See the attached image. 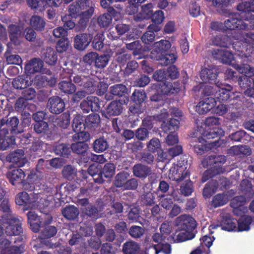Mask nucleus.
<instances>
[{"instance_id":"obj_1","label":"nucleus","mask_w":254,"mask_h":254,"mask_svg":"<svg viewBox=\"0 0 254 254\" xmlns=\"http://www.w3.org/2000/svg\"><path fill=\"white\" fill-rule=\"evenodd\" d=\"M115 172V166L112 163H108L104 165L103 168L100 165H91L87 172L85 171V174H88L93 178L94 182L99 184H102L105 182V179H110L114 175Z\"/></svg>"},{"instance_id":"obj_2","label":"nucleus","mask_w":254,"mask_h":254,"mask_svg":"<svg viewBox=\"0 0 254 254\" xmlns=\"http://www.w3.org/2000/svg\"><path fill=\"white\" fill-rule=\"evenodd\" d=\"M245 41H236L233 44V49L244 61L252 62V56L254 53V33H247Z\"/></svg>"},{"instance_id":"obj_3","label":"nucleus","mask_w":254,"mask_h":254,"mask_svg":"<svg viewBox=\"0 0 254 254\" xmlns=\"http://www.w3.org/2000/svg\"><path fill=\"white\" fill-rule=\"evenodd\" d=\"M146 99V94L144 90L135 89L131 96L133 104L129 107L130 112L133 114L142 113L145 109Z\"/></svg>"},{"instance_id":"obj_4","label":"nucleus","mask_w":254,"mask_h":254,"mask_svg":"<svg viewBox=\"0 0 254 254\" xmlns=\"http://www.w3.org/2000/svg\"><path fill=\"white\" fill-rule=\"evenodd\" d=\"M3 224L8 225L5 227V234L8 236H18L22 233L20 221L10 215H3L0 219Z\"/></svg>"},{"instance_id":"obj_5","label":"nucleus","mask_w":254,"mask_h":254,"mask_svg":"<svg viewBox=\"0 0 254 254\" xmlns=\"http://www.w3.org/2000/svg\"><path fill=\"white\" fill-rule=\"evenodd\" d=\"M94 4H90L89 1L86 0L83 1L77 0L73 2L68 7L69 15L72 18H76L78 16L83 15V13L86 10L88 9L91 7L94 8Z\"/></svg>"},{"instance_id":"obj_6","label":"nucleus","mask_w":254,"mask_h":254,"mask_svg":"<svg viewBox=\"0 0 254 254\" xmlns=\"http://www.w3.org/2000/svg\"><path fill=\"white\" fill-rule=\"evenodd\" d=\"M176 222L178 229L188 233L193 232L197 225L195 219L187 214L181 215L177 217Z\"/></svg>"},{"instance_id":"obj_7","label":"nucleus","mask_w":254,"mask_h":254,"mask_svg":"<svg viewBox=\"0 0 254 254\" xmlns=\"http://www.w3.org/2000/svg\"><path fill=\"white\" fill-rule=\"evenodd\" d=\"M224 135V131L221 128L219 127H212L209 128L207 130L204 131L203 133L204 137L203 140L206 142V140L210 139L217 138L216 140L213 142H210L208 143V145L211 146L212 147H218L220 146L221 143L219 142V139L221 137Z\"/></svg>"},{"instance_id":"obj_8","label":"nucleus","mask_w":254,"mask_h":254,"mask_svg":"<svg viewBox=\"0 0 254 254\" xmlns=\"http://www.w3.org/2000/svg\"><path fill=\"white\" fill-rule=\"evenodd\" d=\"M65 107L64 102L59 96H53L49 98L47 108L51 113L60 114L64 111Z\"/></svg>"},{"instance_id":"obj_9","label":"nucleus","mask_w":254,"mask_h":254,"mask_svg":"<svg viewBox=\"0 0 254 254\" xmlns=\"http://www.w3.org/2000/svg\"><path fill=\"white\" fill-rule=\"evenodd\" d=\"M224 24L227 30H248L250 29V26L242 19L238 18L236 14L225 20Z\"/></svg>"},{"instance_id":"obj_10","label":"nucleus","mask_w":254,"mask_h":254,"mask_svg":"<svg viewBox=\"0 0 254 254\" xmlns=\"http://www.w3.org/2000/svg\"><path fill=\"white\" fill-rule=\"evenodd\" d=\"M92 39V35L90 34L79 33L74 37L73 46L76 50L83 51L88 47Z\"/></svg>"},{"instance_id":"obj_11","label":"nucleus","mask_w":254,"mask_h":254,"mask_svg":"<svg viewBox=\"0 0 254 254\" xmlns=\"http://www.w3.org/2000/svg\"><path fill=\"white\" fill-rule=\"evenodd\" d=\"M187 167L183 166L174 167L171 168L169 173V178L171 180L180 183L185 179H186L190 175L188 170H186Z\"/></svg>"},{"instance_id":"obj_12","label":"nucleus","mask_w":254,"mask_h":254,"mask_svg":"<svg viewBox=\"0 0 254 254\" xmlns=\"http://www.w3.org/2000/svg\"><path fill=\"white\" fill-rule=\"evenodd\" d=\"M15 202L18 205H23L24 210H27L34 206L36 201L26 191L18 193L15 197Z\"/></svg>"},{"instance_id":"obj_13","label":"nucleus","mask_w":254,"mask_h":254,"mask_svg":"<svg viewBox=\"0 0 254 254\" xmlns=\"http://www.w3.org/2000/svg\"><path fill=\"white\" fill-rule=\"evenodd\" d=\"M218 72L214 68H204L201 69L200 73L201 79L204 82L214 83L217 87H219V81L217 80Z\"/></svg>"},{"instance_id":"obj_14","label":"nucleus","mask_w":254,"mask_h":254,"mask_svg":"<svg viewBox=\"0 0 254 254\" xmlns=\"http://www.w3.org/2000/svg\"><path fill=\"white\" fill-rule=\"evenodd\" d=\"M25 177L24 172L20 167L11 169L6 174V177L9 183L13 186L23 183V179Z\"/></svg>"},{"instance_id":"obj_15","label":"nucleus","mask_w":254,"mask_h":254,"mask_svg":"<svg viewBox=\"0 0 254 254\" xmlns=\"http://www.w3.org/2000/svg\"><path fill=\"white\" fill-rule=\"evenodd\" d=\"M216 105V101L212 97H208L200 101L196 106V111L201 115L209 112Z\"/></svg>"},{"instance_id":"obj_16","label":"nucleus","mask_w":254,"mask_h":254,"mask_svg":"<svg viewBox=\"0 0 254 254\" xmlns=\"http://www.w3.org/2000/svg\"><path fill=\"white\" fill-rule=\"evenodd\" d=\"M6 159L9 162L15 164L18 167H23L27 162L23 149H16L10 152L7 156Z\"/></svg>"},{"instance_id":"obj_17","label":"nucleus","mask_w":254,"mask_h":254,"mask_svg":"<svg viewBox=\"0 0 254 254\" xmlns=\"http://www.w3.org/2000/svg\"><path fill=\"white\" fill-rule=\"evenodd\" d=\"M178 59L177 53L174 47L170 52L156 56V60L158 61V64L162 66H167L175 63Z\"/></svg>"},{"instance_id":"obj_18","label":"nucleus","mask_w":254,"mask_h":254,"mask_svg":"<svg viewBox=\"0 0 254 254\" xmlns=\"http://www.w3.org/2000/svg\"><path fill=\"white\" fill-rule=\"evenodd\" d=\"M43 67V62L39 58H33L25 65V72L28 75H31L41 71Z\"/></svg>"},{"instance_id":"obj_19","label":"nucleus","mask_w":254,"mask_h":254,"mask_svg":"<svg viewBox=\"0 0 254 254\" xmlns=\"http://www.w3.org/2000/svg\"><path fill=\"white\" fill-rule=\"evenodd\" d=\"M212 54L215 60L225 64H230L234 58L233 54L225 50H214L212 52Z\"/></svg>"},{"instance_id":"obj_20","label":"nucleus","mask_w":254,"mask_h":254,"mask_svg":"<svg viewBox=\"0 0 254 254\" xmlns=\"http://www.w3.org/2000/svg\"><path fill=\"white\" fill-rule=\"evenodd\" d=\"M2 122L3 126L5 125L6 128H7L10 131L12 135H17L23 132L22 128H18V127L19 121L16 117L2 118Z\"/></svg>"},{"instance_id":"obj_21","label":"nucleus","mask_w":254,"mask_h":254,"mask_svg":"<svg viewBox=\"0 0 254 254\" xmlns=\"http://www.w3.org/2000/svg\"><path fill=\"white\" fill-rule=\"evenodd\" d=\"M94 10V7H91L86 10L83 12V15L79 16L80 19L77 24H75V31L76 32L83 31L87 27V23L93 14Z\"/></svg>"},{"instance_id":"obj_22","label":"nucleus","mask_w":254,"mask_h":254,"mask_svg":"<svg viewBox=\"0 0 254 254\" xmlns=\"http://www.w3.org/2000/svg\"><path fill=\"white\" fill-rule=\"evenodd\" d=\"M152 170L148 166L138 163L132 167V173L134 176L141 179H145L151 174Z\"/></svg>"},{"instance_id":"obj_23","label":"nucleus","mask_w":254,"mask_h":254,"mask_svg":"<svg viewBox=\"0 0 254 254\" xmlns=\"http://www.w3.org/2000/svg\"><path fill=\"white\" fill-rule=\"evenodd\" d=\"M123 104L120 100H113L107 106L106 112L109 116H119L123 112Z\"/></svg>"},{"instance_id":"obj_24","label":"nucleus","mask_w":254,"mask_h":254,"mask_svg":"<svg viewBox=\"0 0 254 254\" xmlns=\"http://www.w3.org/2000/svg\"><path fill=\"white\" fill-rule=\"evenodd\" d=\"M42 57L46 64L55 65L58 61V53L53 48L47 47L43 50Z\"/></svg>"},{"instance_id":"obj_25","label":"nucleus","mask_w":254,"mask_h":254,"mask_svg":"<svg viewBox=\"0 0 254 254\" xmlns=\"http://www.w3.org/2000/svg\"><path fill=\"white\" fill-rule=\"evenodd\" d=\"M220 85H222L221 83H219V87H217V90L213 98L216 99V102H225L230 98L232 87L229 86L228 88L226 89L221 87Z\"/></svg>"},{"instance_id":"obj_26","label":"nucleus","mask_w":254,"mask_h":254,"mask_svg":"<svg viewBox=\"0 0 254 254\" xmlns=\"http://www.w3.org/2000/svg\"><path fill=\"white\" fill-rule=\"evenodd\" d=\"M180 121L174 118H171L167 122L163 121L161 128L166 133H174L179 129Z\"/></svg>"},{"instance_id":"obj_27","label":"nucleus","mask_w":254,"mask_h":254,"mask_svg":"<svg viewBox=\"0 0 254 254\" xmlns=\"http://www.w3.org/2000/svg\"><path fill=\"white\" fill-rule=\"evenodd\" d=\"M220 226L223 230L228 232L235 231L237 229V220L232 218L229 214L222 217Z\"/></svg>"},{"instance_id":"obj_28","label":"nucleus","mask_w":254,"mask_h":254,"mask_svg":"<svg viewBox=\"0 0 254 254\" xmlns=\"http://www.w3.org/2000/svg\"><path fill=\"white\" fill-rule=\"evenodd\" d=\"M85 127L87 129L94 130L101 122L100 116L98 114L92 113L88 115L84 119Z\"/></svg>"},{"instance_id":"obj_29","label":"nucleus","mask_w":254,"mask_h":254,"mask_svg":"<svg viewBox=\"0 0 254 254\" xmlns=\"http://www.w3.org/2000/svg\"><path fill=\"white\" fill-rule=\"evenodd\" d=\"M178 192V190H174L171 196L162 195L161 197L162 199L160 201V204L162 207L166 210H169L171 209L173 204V201L172 197L173 198L175 201H179L181 200L180 196H178L176 193Z\"/></svg>"},{"instance_id":"obj_30","label":"nucleus","mask_w":254,"mask_h":254,"mask_svg":"<svg viewBox=\"0 0 254 254\" xmlns=\"http://www.w3.org/2000/svg\"><path fill=\"white\" fill-rule=\"evenodd\" d=\"M180 88L179 86H173L170 82H165L160 84L158 91L163 95H170L178 93Z\"/></svg>"},{"instance_id":"obj_31","label":"nucleus","mask_w":254,"mask_h":254,"mask_svg":"<svg viewBox=\"0 0 254 254\" xmlns=\"http://www.w3.org/2000/svg\"><path fill=\"white\" fill-rule=\"evenodd\" d=\"M109 147V143L104 137H100L96 139L92 144L93 151L98 153L106 151Z\"/></svg>"},{"instance_id":"obj_32","label":"nucleus","mask_w":254,"mask_h":254,"mask_svg":"<svg viewBox=\"0 0 254 254\" xmlns=\"http://www.w3.org/2000/svg\"><path fill=\"white\" fill-rule=\"evenodd\" d=\"M62 213L66 219L72 221L77 218L79 215V210L74 205H68L62 209Z\"/></svg>"},{"instance_id":"obj_33","label":"nucleus","mask_w":254,"mask_h":254,"mask_svg":"<svg viewBox=\"0 0 254 254\" xmlns=\"http://www.w3.org/2000/svg\"><path fill=\"white\" fill-rule=\"evenodd\" d=\"M155 52L156 55H160L170 52L172 50L171 44L167 40H161L155 44Z\"/></svg>"},{"instance_id":"obj_34","label":"nucleus","mask_w":254,"mask_h":254,"mask_svg":"<svg viewBox=\"0 0 254 254\" xmlns=\"http://www.w3.org/2000/svg\"><path fill=\"white\" fill-rule=\"evenodd\" d=\"M30 25L31 28L37 31H42L46 26V22L44 18L38 15H33L30 19Z\"/></svg>"},{"instance_id":"obj_35","label":"nucleus","mask_w":254,"mask_h":254,"mask_svg":"<svg viewBox=\"0 0 254 254\" xmlns=\"http://www.w3.org/2000/svg\"><path fill=\"white\" fill-rule=\"evenodd\" d=\"M87 140H84L71 143L70 148L72 152L78 155L85 154L89 148L88 145L86 142Z\"/></svg>"},{"instance_id":"obj_36","label":"nucleus","mask_w":254,"mask_h":254,"mask_svg":"<svg viewBox=\"0 0 254 254\" xmlns=\"http://www.w3.org/2000/svg\"><path fill=\"white\" fill-rule=\"evenodd\" d=\"M71 151L70 145L67 143L59 144L54 148L56 154L64 158H68L70 155Z\"/></svg>"},{"instance_id":"obj_37","label":"nucleus","mask_w":254,"mask_h":254,"mask_svg":"<svg viewBox=\"0 0 254 254\" xmlns=\"http://www.w3.org/2000/svg\"><path fill=\"white\" fill-rule=\"evenodd\" d=\"M237 10L241 11L243 15L248 13H254V0H243L237 5Z\"/></svg>"},{"instance_id":"obj_38","label":"nucleus","mask_w":254,"mask_h":254,"mask_svg":"<svg viewBox=\"0 0 254 254\" xmlns=\"http://www.w3.org/2000/svg\"><path fill=\"white\" fill-rule=\"evenodd\" d=\"M55 126L63 129L67 128L70 123V117L69 113L64 112L59 116L54 122Z\"/></svg>"},{"instance_id":"obj_39","label":"nucleus","mask_w":254,"mask_h":254,"mask_svg":"<svg viewBox=\"0 0 254 254\" xmlns=\"http://www.w3.org/2000/svg\"><path fill=\"white\" fill-rule=\"evenodd\" d=\"M253 222L252 217L249 215H244L241 216L237 221V225L238 227L237 229H238V231H249L250 229V225Z\"/></svg>"},{"instance_id":"obj_40","label":"nucleus","mask_w":254,"mask_h":254,"mask_svg":"<svg viewBox=\"0 0 254 254\" xmlns=\"http://www.w3.org/2000/svg\"><path fill=\"white\" fill-rule=\"evenodd\" d=\"M35 107L34 104H29L27 100L22 97L19 98L15 104V109L18 112L33 110L35 109Z\"/></svg>"},{"instance_id":"obj_41","label":"nucleus","mask_w":254,"mask_h":254,"mask_svg":"<svg viewBox=\"0 0 254 254\" xmlns=\"http://www.w3.org/2000/svg\"><path fill=\"white\" fill-rule=\"evenodd\" d=\"M130 176L127 171H122L118 173L115 178L114 185L118 188H124Z\"/></svg>"},{"instance_id":"obj_42","label":"nucleus","mask_w":254,"mask_h":254,"mask_svg":"<svg viewBox=\"0 0 254 254\" xmlns=\"http://www.w3.org/2000/svg\"><path fill=\"white\" fill-rule=\"evenodd\" d=\"M60 90L67 95H71L74 93L76 90L75 85L73 84L70 80L68 81L63 80L58 85Z\"/></svg>"},{"instance_id":"obj_43","label":"nucleus","mask_w":254,"mask_h":254,"mask_svg":"<svg viewBox=\"0 0 254 254\" xmlns=\"http://www.w3.org/2000/svg\"><path fill=\"white\" fill-rule=\"evenodd\" d=\"M139 249V244L132 241L127 242L123 246L124 254H137Z\"/></svg>"},{"instance_id":"obj_44","label":"nucleus","mask_w":254,"mask_h":254,"mask_svg":"<svg viewBox=\"0 0 254 254\" xmlns=\"http://www.w3.org/2000/svg\"><path fill=\"white\" fill-rule=\"evenodd\" d=\"M72 126L74 132L81 131L85 132L84 130L87 128L85 127V121L83 116L77 114L75 116L72 121Z\"/></svg>"},{"instance_id":"obj_45","label":"nucleus","mask_w":254,"mask_h":254,"mask_svg":"<svg viewBox=\"0 0 254 254\" xmlns=\"http://www.w3.org/2000/svg\"><path fill=\"white\" fill-rule=\"evenodd\" d=\"M9 37L10 41L14 44L18 43V38L20 35V27L14 24H10L8 27Z\"/></svg>"},{"instance_id":"obj_46","label":"nucleus","mask_w":254,"mask_h":254,"mask_svg":"<svg viewBox=\"0 0 254 254\" xmlns=\"http://www.w3.org/2000/svg\"><path fill=\"white\" fill-rule=\"evenodd\" d=\"M217 182L211 181L206 183L203 189L202 194L206 198H210L217 190Z\"/></svg>"},{"instance_id":"obj_47","label":"nucleus","mask_w":254,"mask_h":254,"mask_svg":"<svg viewBox=\"0 0 254 254\" xmlns=\"http://www.w3.org/2000/svg\"><path fill=\"white\" fill-rule=\"evenodd\" d=\"M127 49L133 51V54L136 57V59H141L142 57L140 54L142 52V46L139 41H134L131 43L126 44Z\"/></svg>"},{"instance_id":"obj_48","label":"nucleus","mask_w":254,"mask_h":254,"mask_svg":"<svg viewBox=\"0 0 254 254\" xmlns=\"http://www.w3.org/2000/svg\"><path fill=\"white\" fill-rule=\"evenodd\" d=\"M236 68L240 73L244 74L242 75V76H246L248 78L254 76V67L248 64L237 65Z\"/></svg>"},{"instance_id":"obj_49","label":"nucleus","mask_w":254,"mask_h":254,"mask_svg":"<svg viewBox=\"0 0 254 254\" xmlns=\"http://www.w3.org/2000/svg\"><path fill=\"white\" fill-rule=\"evenodd\" d=\"M150 248H153L155 250V254H158L162 252L164 254H171L172 252L171 246L168 243H159L156 245L152 244L149 246Z\"/></svg>"},{"instance_id":"obj_50","label":"nucleus","mask_w":254,"mask_h":254,"mask_svg":"<svg viewBox=\"0 0 254 254\" xmlns=\"http://www.w3.org/2000/svg\"><path fill=\"white\" fill-rule=\"evenodd\" d=\"M229 37L226 35H218L213 38L212 42L214 45L228 48L229 45Z\"/></svg>"},{"instance_id":"obj_51","label":"nucleus","mask_w":254,"mask_h":254,"mask_svg":"<svg viewBox=\"0 0 254 254\" xmlns=\"http://www.w3.org/2000/svg\"><path fill=\"white\" fill-rule=\"evenodd\" d=\"M249 137V135L247 134V132L244 130H238L231 133L229 135V138L231 140L243 143H245V141L247 140V138Z\"/></svg>"},{"instance_id":"obj_52","label":"nucleus","mask_w":254,"mask_h":254,"mask_svg":"<svg viewBox=\"0 0 254 254\" xmlns=\"http://www.w3.org/2000/svg\"><path fill=\"white\" fill-rule=\"evenodd\" d=\"M111 92L114 96L123 97L127 92V87L123 84H117L110 87Z\"/></svg>"},{"instance_id":"obj_53","label":"nucleus","mask_w":254,"mask_h":254,"mask_svg":"<svg viewBox=\"0 0 254 254\" xmlns=\"http://www.w3.org/2000/svg\"><path fill=\"white\" fill-rule=\"evenodd\" d=\"M62 174L64 178L71 181L74 179L76 175V171L73 166L68 165L64 167Z\"/></svg>"},{"instance_id":"obj_54","label":"nucleus","mask_w":254,"mask_h":254,"mask_svg":"<svg viewBox=\"0 0 254 254\" xmlns=\"http://www.w3.org/2000/svg\"><path fill=\"white\" fill-rule=\"evenodd\" d=\"M156 195L155 192H145L141 196V201L145 205L151 206L156 202Z\"/></svg>"},{"instance_id":"obj_55","label":"nucleus","mask_w":254,"mask_h":254,"mask_svg":"<svg viewBox=\"0 0 254 254\" xmlns=\"http://www.w3.org/2000/svg\"><path fill=\"white\" fill-rule=\"evenodd\" d=\"M82 212L87 216L92 218H97L99 215V211L97 207L90 203L86 207L82 208Z\"/></svg>"},{"instance_id":"obj_56","label":"nucleus","mask_w":254,"mask_h":254,"mask_svg":"<svg viewBox=\"0 0 254 254\" xmlns=\"http://www.w3.org/2000/svg\"><path fill=\"white\" fill-rule=\"evenodd\" d=\"M29 6L33 9L41 10L49 5L48 0H26Z\"/></svg>"},{"instance_id":"obj_57","label":"nucleus","mask_w":254,"mask_h":254,"mask_svg":"<svg viewBox=\"0 0 254 254\" xmlns=\"http://www.w3.org/2000/svg\"><path fill=\"white\" fill-rule=\"evenodd\" d=\"M180 192L184 196L191 195L193 191V184L190 180H187L183 183L180 186Z\"/></svg>"},{"instance_id":"obj_58","label":"nucleus","mask_w":254,"mask_h":254,"mask_svg":"<svg viewBox=\"0 0 254 254\" xmlns=\"http://www.w3.org/2000/svg\"><path fill=\"white\" fill-rule=\"evenodd\" d=\"M84 82L82 87L86 92L92 94L96 90L97 85L93 79L86 77V81H84Z\"/></svg>"},{"instance_id":"obj_59","label":"nucleus","mask_w":254,"mask_h":254,"mask_svg":"<svg viewBox=\"0 0 254 254\" xmlns=\"http://www.w3.org/2000/svg\"><path fill=\"white\" fill-rule=\"evenodd\" d=\"M220 168L218 169H214V168H209L205 170L201 177V182L205 183L209 179L214 177V176L221 174Z\"/></svg>"},{"instance_id":"obj_60","label":"nucleus","mask_w":254,"mask_h":254,"mask_svg":"<svg viewBox=\"0 0 254 254\" xmlns=\"http://www.w3.org/2000/svg\"><path fill=\"white\" fill-rule=\"evenodd\" d=\"M104 35L102 33H97L94 37L93 41V48L98 51H100L104 47Z\"/></svg>"},{"instance_id":"obj_61","label":"nucleus","mask_w":254,"mask_h":254,"mask_svg":"<svg viewBox=\"0 0 254 254\" xmlns=\"http://www.w3.org/2000/svg\"><path fill=\"white\" fill-rule=\"evenodd\" d=\"M57 233V229L56 227L51 225L45 226L41 232L42 239H48L56 235Z\"/></svg>"},{"instance_id":"obj_62","label":"nucleus","mask_w":254,"mask_h":254,"mask_svg":"<svg viewBox=\"0 0 254 254\" xmlns=\"http://www.w3.org/2000/svg\"><path fill=\"white\" fill-rule=\"evenodd\" d=\"M112 21L111 15L106 13L100 15L97 19L98 24L102 28L108 27L112 23Z\"/></svg>"},{"instance_id":"obj_63","label":"nucleus","mask_w":254,"mask_h":254,"mask_svg":"<svg viewBox=\"0 0 254 254\" xmlns=\"http://www.w3.org/2000/svg\"><path fill=\"white\" fill-rule=\"evenodd\" d=\"M144 233V229L138 226H131L129 230V235L133 238L137 239L141 238Z\"/></svg>"},{"instance_id":"obj_64","label":"nucleus","mask_w":254,"mask_h":254,"mask_svg":"<svg viewBox=\"0 0 254 254\" xmlns=\"http://www.w3.org/2000/svg\"><path fill=\"white\" fill-rule=\"evenodd\" d=\"M147 147L148 151L150 152L155 153L158 152L161 149L160 140L158 138L153 137L148 142Z\"/></svg>"}]
</instances>
